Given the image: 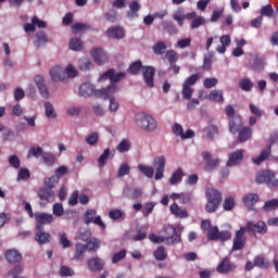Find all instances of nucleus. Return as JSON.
Wrapping results in <instances>:
<instances>
[{"instance_id": "1", "label": "nucleus", "mask_w": 278, "mask_h": 278, "mask_svg": "<svg viewBox=\"0 0 278 278\" xmlns=\"http://www.w3.org/2000/svg\"><path fill=\"white\" fill-rule=\"evenodd\" d=\"M167 236H156L155 233L149 235V240L154 242V244H162L164 242L167 247L173 244H179L181 242V235L177 232V229L173 226H167L164 229Z\"/></svg>"}, {"instance_id": "2", "label": "nucleus", "mask_w": 278, "mask_h": 278, "mask_svg": "<svg viewBox=\"0 0 278 278\" xmlns=\"http://www.w3.org/2000/svg\"><path fill=\"white\" fill-rule=\"evenodd\" d=\"M135 123L139 129H142V131H146L147 134H154V131H157V121L144 112L136 114Z\"/></svg>"}, {"instance_id": "3", "label": "nucleus", "mask_w": 278, "mask_h": 278, "mask_svg": "<svg viewBox=\"0 0 278 278\" xmlns=\"http://www.w3.org/2000/svg\"><path fill=\"white\" fill-rule=\"evenodd\" d=\"M115 92H118V87L116 85H110L106 88L96 91V97H101L102 99L110 100V105H109L110 112L118 111V101L115 100L114 97H112V94H115Z\"/></svg>"}, {"instance_id": "4", "label": "nucleus", "mask_w": 278, "mask_h": 278, "mask_svg": "<svg viewBox=\"0 0 278 278\" xmlns=\"http://www.w3.org/2000/svg\"><path fill=\"white\" fill-rule=\"evenodd\" d=\"M206 200L205 211L208 214H214L223 203V194L216 189H208L206 190Z\"/></svg>"}, {"instance_id": "5", "label": "nucleus", "mask_w": 278, "mask_h": 278, "mask_svg": "<svg viewBox=\"0 0 278 278\" xmlns=\"http://www.w3.org/2000/svg\"><path fill=\"white\" fill-rule=\"evenodd\" d=\"M256 184H265L268 188H278V175L270 169L261 170L256 174Z\"/></svg>"}, {"instance_id": "6", "label": "nucleus", "mask_w": 278, "mask_h": 278, "mask_svg": "<svg viewBox=\"0 0 278 278\" xmlns=\"http://www.w3.org/2000/svg\"><path fill=\"white\" fill-rule=\"evenodd\" d=\"M275 142H278V131H274L271 134L269 143L264 150H262L261 154L252 159L253 163L256 164V166H260V164H263V162H266V160L270 157L273 144H275Z\"/></svg>"}, {"instance_id": "7", "label": "nucleus", "mask_w": 278, "mask_h": 278, "mask_svg": "<svg viewBox=\"0 0 278 278\" xmlns=\"http://www.w3.org/2000/svg\"><path fill=\"white\" fill-rule=\"evenodd\" d=\"M83 220L85 225H90V223H93V225H98L100 229H105V223L101 220V216H97V211L94 208L87 210L83 216Z\"/></svg>"}, {"instance_id": "8", "label": "nucleus", "mask_w": 278, "mask_h": 278, "mask_svg": "<svg viewBox=\"0 0 278 278\" xmlns=\"http://www.w3.org/2000/svg\"><path fill=\"white\" fill-rule=\"evenodd\" d=\"M201 155L203 162H205L204 170H206V173H212V170H216V168H218V166L220 165V160L214 159L208 151H203Z\"/></svg>"}, {"instance_id": "9", "label": "nucleus", "mask_w": 278, "mask_h": 278, "mask_svg": "<svg viewBox=\"0 0 278 278\" xmlns=\"http://www.w3.org/2000/svg\"><path fill=\"white\" fill-rule=\"evenodd\" d=\"M125 77H127V74L125 72L116 73V71L114 70H109L103 75L100 76V80L110 79L112 84L111 86H116V84L125 79Z\"/></svg>"}, {"instance_id": "10", "label": "nucleus", "mask_w": 278, "mask_h": 278, "mask_svg": "<svg viewBox=\"0 0 278 278\" xmlns=\"http://www.w3.org/2000/svg\"><path fill=\"white\" fill-rule=\"evenodd\" d=\"M35 219L37 222V231H42V229H45V225H51L53 223V216L49 213H36Z\"/></svg>"}, {"instance_id": "11", "label": "nucleus", "mask_w": 278, "mask_h": 278, "mask_svg": "<svg viewBox=\"0 0 278 278\" xmlns=\"http://www.w3.org/2000/svg\"><path fill=\"white\" fill-rule=\"evenodd\" d=\"M91 56L93 58V62H96L98 66H103V64H106L108 60H110V58L108 56V52H105L103 48L92 49Z\"/></svg>"}, {"instance_id": "12", "label": "nucleus", "mask_w": 278, "mask_h": 278, "mask_svg": "<svg viewBox=\"0 0 278 278\" xmlns=\"http://www.w3.org/2000/svg\"><path fill=\"white\" fill-rule=\"evenodd\" d=\"M153 166L155 168V179L159 181L164 177V168H166V157L161 155L155 157L153 161Z\"/></svg>"}, {"instance_id": "13", "label": "nucleus", "mask_w": 278, "mask_h": 278, "mask_svg": "<svg viewBox=\"0 0 278 278\" xmlns=\"http://www.w3.org/2000/svg\"><path fill=\"white\" fill-rule=\"evenodd\" d=\"M141 73L143 75L144 84L148 86V88H153L154 77H155V67H153V66H143L141 68Z\"/></svg>"}, {"instance_id": "14", "label": "nucleus", "mask_w": 278, "mask_h": 278, "mask_svg": "<svg viewBox=\"0 0 278 278\" xmlns=\"http://www.w3.org/2000/svg\"><path fill=\"white\" fill-rule=\"evenodd\" d=\"M87 266L90 273H101V270L105 266V263L103 262V258L99 256H93L87 261Z\"/></svg>"}, {"instance_id": "15", "label": "nucleus", "mask_w": 278, "mask_h": 278, "mask_svg": "<svg viewBox=\"0 0 278 278\" xmlns=\"http://www.w3.org/2000/svg\"><path fill=\"white\" fill-rule=\"evenodd\" d=\"M34 81L41 97H43V99H49L50 92H49V88L47 87V83L45 81V76L37 75L35 76Z\"/></svg>"}, {"instance_id": "16", "label": "nucleus", "mask_w": 278, "mask_h": 278, "mask_svg": "<svg viewBox=\"0 0 278 278\" xmlns=\"http://www.w3.org/2000/svg\"><path fill=\"white\" fill-rule=\"evenodd\" d=\"M242 160H244V150H237L228 154V162L226 163V166H238Z\"/></svg>"}, {"instance_id": "17", "label": "nucleus", "mask_w": 278, "mask_h": 278, "mask_svg": "<svg viewBox=\"0 0 278 278\" xmlns=\"http://www.w3.org/2000/svg\"><path fill=\"white\" fill-rule=\"evenodd\" d=\"M49 73L53 81H64L66 79V71L60 65L53 66Z\"/></svg>"}, {"instance_id": "18", "label": "nucleus", "mask_w": 278, "mask_h": 278, "mask_svg": "<svg viewBox=\"0 0 278 278\" xmlns=\"http://www.w3.org/2000/svg\"><path fill=\"white\" fill-rule=\"evenodd\" d=\"M38 197L41 201L51 203L55 199V192H53V189H49L48 187H42L38 190Z\"/></svg>"}, {"instance_id": "19", "label": "nucleus", "mask_w": 278, "mask_h": 278, "mask_svg": "<svg viewBox=\"0 0 278 278\" xmlns=\"http://www.w3.org/2000/svg\"><path fill=\"white\" fill-rule=\"evenodd\" d=\"M99 90H94V85L90 83H85L79 87V96L88 99V97H92V94H97Z\"/></svg>"}, {"instance_id": "20", "label": "nucleus", "mask_w": 278, "mask_h": 278, "mask_svg": "<svg viewBox=\"0 0 278 278\" xmlns=\"http://www.w3.org/2000/svg\"><path fill=\"white\" fill-rule=\"evenodd\" d=\"M228 125L230 134H238V131L242 129V117H240V115H235L230 118Z\"/></svg>"}, {"instance_id": "21", "label": "nucleus", "mask_w": 278, "mask_h": 278, "mask_svg": "<svg viewBox=\"0 0 278 278\" xmlns=\"http://www.w3.org/2000/svg\"><path fill=\"white\" fill-rule=\"evenodd\" d=\"M88 250L86 249V244L76 243L73 260L75 262H84V258L86 257V252Z\"/></svg>"}, {"instance_id": "22", "label": "nucleus", "mask_w": 278, "mask_h": 278, "mask_svg": "<svg viewBox=\"0 0 278 278\" xmlns=\"http://www.w3.org/2000/svg\"><path fill=\"white\" fill-rule=\"evenodd\" d=\"M106 36L113 40H121V38H125V29L122 27H110L106 30Z\"/></svg>"}, {"instance_id": "23", "label": "nucleus", "mask_w": 278, "mask_h": 278, "mask_svg": "<svg viewBox=\"0 0 278 278\" xmlns=\"http://www.w3.org/2000/svg\"><path fill=\"white\" fill-rule=\"evenodd\" d=\"M242 201L248 210H253V205L260 201V195L257 193H248L243 197Z\"/></svg>"}, {"instance_id": "24", "label": "nucleus", "mask_w": 278, "mask_h": 278, "mask_svg": "<svg viewBox=\"0 0 278 278\" xmlns=\"http://www.w3.org/2000/svg\"><path fill=\"white\" fill-rule=\"evenodd\" d=\"M5 260L9 262V264H18V262L23 260V255L16 250L12 249L7 251Z\"/></svg>"}, {"instance_id": "25", "label": "nucleus", "mask_w": 278, "mask_h": 278, "mask_svg": "<svg viewBox=\"0 0 278 278\" xmlns=\"http://www.w3.org/2000/svg\"><path fill=\"white\" fill-rule=\"evenodd\" d=\"M236 266L233 264L229 263V258H224L217 266L216 270L217 273H220L222 275H227V273H231Z\"/></svg>"}, {"instance_id": "26", "label": "nucleus", "mask_w": 278, "mask_h": 278, "mask_svg": "<svg viewBox=\"0 0 278 278\" xmlns=\"http://www.w3.org/2000/svg\"><path fill=\"white\" fill-rule=\"evenodd\" d=\"M112 157H114V151L112 152L110 148H106L98 159L99 168H103L105 164H108V161L112 160Z\"/></svg>"}, {"instance_id": "27", "label": "nucleus", "mask_w": 278, "mask_h": 278, "mask_svg": "<svg viewBox=\"0 0 278 278\" xmlns=\"http://www.w3.org/2000/svg\"><path fill=\"white\" fill-rule=\"evenodd\" d=\"M33 42L37 49H40V47H45V45L49 42V39L47 38V34L43 31H37Z\"/></svg>"}, {"instance_id": "28", "label": "nucleus", "mask_w": 278, "mask_h": 278, "mask_svg": "<svg viewBox=\"0 0 278 278\" xmlns=\"http://www.w3.org/2000/svg\"><path fill=\"white\" fill-rule=\"evenodd\" d=\"M247 231L248 233L253 231V222H248L245 227H241L239 230H237L235 238L247 241Z\"/></svg>"}, {"instance_id": "29", "label": "nucleus", "mask_w": 278, "mask_h": 278, "mask_svg": "<svg viewBox=\"0 0 278 278\" xmlns=\"http://www.w3.org/2000/svg\"><path fill=\"white\" fill-rule=\"evenodd\" d=\"M173 18L176 21L179 27H184V21H186V9H184L182 7L178 8L173 13Z\"/></svg>"}, {"instance_id": "30", "label": "nucleus", "mask_w": 278, "mask_h": 278, "mask_svg": "<svg viewBox=\"0 0 278 278\" xmlns=\"http://www.w3.org/2000/svg\"><path fill=\"white\" fill-rule=\"evenodd\" d=\"M169 210L176 218H188V211L179 207L177 203L172 204Z\"/></svg>"}, {"instance_id": "31", "label": "nucleus", "mask_w": 278, "mask_h": 278, "mask_svg": "<svg viewBox=\"0 0 278 278\" xmlns=\"http://www.w3.org/2000/svg\"><path fill=\"white\" fill-rule=\"evenodd\" d=\"M255 231L257 233H261V236H264L268 231V227H266V223L264 222H257L256 224L252 223V236H255Z\"/></svg>"}, {"instance_id": "32", "label": "nucleus", "mask_w": 278, "mask_h": 278, "mask_svg": "<svg viewBox=\"0 0 278 278\" xmlns=\"http://www.w3.org/2000/svg\"><path fill=\"white\" fill-rule=\"evenodd\" d=\"M77 66L79 71H92L94 68V65L92 64V61L88 58H81L78 60Z\"/></svg>"}, {"instance_id": "33", "label": "nucleus", "mask_w": 278, "mask_h": 278, "mask_svg": "<svg viewBox=\"0 0 278 278\" xmlns=\"http://www.w3.org/2000/svg\"><path fill=\"white\" fill-rule=\"evenodd\" d=\"M251 136H253V129H251L249 126H245L239 130L238 140L239 142H247Z\"/></svg>"}, {"instance_id": "34", "label": "nucleus", "mask_w": 278, "mask_h": 278, "mask_svg": "<svg viewBox=\"0 0 278 278\" xmlns=\"http://www.w3.org/2000/svg\"><path fill=\"white\" fill-rule=\"evenodd\" d=\"M239 88H241L243 92H251V90H253V80L249 77L240 79Z\"/></svg>"}, {"instance_id": "35", "label": "nucleus", "mask_w": 278, "mask_h": 278, "mask_svg": "<svg viewBox=\"0 0 278 278\" xmlns=\"http://www.w3.org/2000/svg\"><path fill=\"white\" fill-rule=\"evenodd\" d=\"M162 27L168 33L169 36L179 34V29L175 24H173V22H162Z\"/></svg>"}, {"instance_id": "36", "label": "nucleus", "mask_w": 278, "mask_h": 278, "mask_svg": "<svg viewBox=\"0 0 278 278\" xmlns=\"http://www.w3.org/2000/svg\"><path fill=\"white\" fill-rule=\"evenodd\" d=\"M45 155V150L40 147H31L26 155L27 160H31V157H42Z\"/></svg>"}, {"instance_id": "37", "label": "nucleus", "mask_w": 278, "mask_h": 278, "mask_svg": "<svg viewBox=\"0 0 278 278\" xmlns=\"http://www.w3.org/2000/svg\"><path fill=\"white\" fill-rule=\"evenodd\" d=\"M131 149V141L129 139H123L118 146L116 147V150L119 153H127Z\"/></svg>"}, {"instance_id": "38", "label": "nucleus", "mask_w": 278, "mask_h": 278, "mask_svg": "<svg viewBox=\"0 0 278 278\" xmlns=\"http://www.w3.org/2000/svg\"><path fill=\"white\" fill-rule=\"evenodd\" d=\"M138 170L149 179H152L153 175H155V169L149 165H139Z\"/></svg>"}, {"instance_id": "39", "label": "nucleus", "mask_w": 278, "mask_h": 278, "mask_svg": "<svg viewBox=\"0 0 278 278\" xmlns=\"http://www.w3.org/2000/svg\"><path fill=\"white\" fill-rule=\"evenodd\" d=\"M124 197L131 200L138 199L139 197H142V189L137 188V189H134L132 192H131V189H126L124 191Z\"/></svg>"}, {"instance_id": "40", "label": "nucleus", "mask_w": 278, "mask_h": 278, "mask_svg": "<svg viewBox=\"0 0 278 278\" xmlns=\"http://www.w3.org/2000/svg\"><path fill=\"white\" fill-rule=\"evenodd\" d=\"M140 68H144V66H142V61H135L130 64L127 73L130 75H138V73H140Z\"/></svg>"}, {"instance_id": "41", "label": "nucleus", "mask_w": 278, "mask_h": 278, "mask_svg": "<svg viewBox=\"0 0 278 278\" xmlns=\"http://www.w3.org/2000/svg\"><path fill=\"white\" fill-rule=\"evenodd\" d=\"M49 238H51V235L42 231V230H39L37 233H36V242H38V244H47V242H49Z\"/></svg>"}, {"instance_id": "42", "label": "nucleus", "mask_w": 278, "mask_h": 278, "mask_svg": "<svg viewBox=\"0 0 278 278\" xmlns=\"http://www.w3.org/2000/svg\"><path fill=\"white\" fill-rule=\"evenodd\" d=\"M29 177H31V173L29 172V169L22 167L17 172L16 181H27Z\"/></svg>"}, {"instance_id": "43", "label": "nucleus", "mask_w": 278, "mask_h": 278, "mask_svg": "<svg viewBox=\"0 0 278 278\" xmlns=\"http://www.w3.org/2000/svg\"><path fill=\"white\" fill-rule=\"evenodd\" d=\"M152 51L155 55H164L166 53V43L164 41H157L153 47Z\"/></svg>"}, {"instance_id": "44", "label": "nucleus", "mask_w": 278, "mask_h": 278, "mask_svg": "<svg viewBox=\"0 0 278 278\" xmlns=\"http://www.w3.org/2000/svg\"><path fill=\"white\" fill-rule=\"evenodd\" d=\"M58 184H60V180L56 176H51L43 179V185L50 190H53Z\"/></svg>"}, {"instance_id": "45", "label": "nucleus", "mask_w": 278, "mask_h": 278, "mask_svg": "<svg viewBox=\"0 0 278 278\" xmlns=\"http://www.w3.org/2000/svg\"><path fill=\"white\" fill-rule=\"evenodd\" d=\"M266 66V63L264 62V59L262 58H255L253 64L251 65L252 71H255L256 73H260L264 67Z\"/></svg>"}, {"instance_id": "46", "label": "nucleus", "mask_w": 278, "mask_h": 278, "mask_svg": "<svg viewBox=\"0 0 278 278\" xmlns=\"http://www.w3.org/2000/svg\"><path fill=\"white\" fill-rule=\"evenodd\" d=\"M210 101H217L218 103H223L225 101V98L223 97V90H213L208 94Z\"/></svg>"}, {"instance_id": "47", "label": "nucleus", "mask_w": 278, "mask_h": 278, "mask_svg": "<svg viewBox=\"0 0 278 278\" xmlns=\"http://www.w3.org/2000/svg\"><path fill=\"white\" fill-rule=\"evenodd\" d=\"M181 177H184V169L178 168L169 179L170 186H176V184H179V181H181Z\"/></svg>"}, {"instance_id": "48", "label": "nucleus", "mask_w": 278, "mask_h": 278, "mask_svg": "<svg viewBox=\"0 0 278 278\" xmlns=\"http://www.w3.org/2000/svg\"><path fill=\"white\" fill-rule=\"evenodd\" d=\"M84 47V43L81 42V39L79 38H72L70 40V49L72 51H81Z\"/></svg>"}, {"instance_id": "49", "label": "nucleus", "mask_w": 278, "mask_h": 278, "mask_svg": "<svg viewBox=\"0 0 278 278\" xmlns=\"http://www.w3.org/2000/svg\"><path fill=\"white\" fill-rule=\"evenodd\" d=\"M277 207H278V199H271V200H268L267 202H265L263 210L265 212H273V211L277 210Z\"/></svg>"}, {"instance_id": "50", "label": "nucleus", "mask_w": 278, "mask_h": 278, "mask_svg": "<svg viewBox=\"0 0 278 278\" xmlns=\"http://www.w3.org/2000/svg\"><path fill=\"white\" fill-rule=\"evenodd\" d=\"M273 14H275L273 4H267V5L262 7V9H261L262 18H264V16H267V18H271Z\"/></svg>"}, {"instance_id": "51", "label": "nucleus", "mask_w": 278, "mask_h": 278, "mask_svg": "<svg viewBox=\"0 0 278 278\" xmlns=\"http://www.w3.org/2000/svg\"><path fill=\"white\" fill-rule=\"evenodd\" d=\"M45 110L47 118H56L58 114L55 113V109H53V104H51V102L45 103Z\"/></svg>"}, {"instance_id": "52", "label": "nucleus", "mask_w": 278, "mask_h": 278, "mask_svg": "<svg viewBox=\"0 0 278 278\" xmlns=\"http://www.w3.org/2000/svg\"><path fill=\"white\" fill-rule=\"evenodd\" d=\"M154 257L155 260H157L159 262H163V260H165L167 257L166 254V248L164 247H159L155 251H154Z\"/></svg>"}, {"instance_id": "53", "label": "nucleus", "mask_w": 278, "mask_h": 278, "mask_svg": "<svg viewBox=\"0 0 278 278\" xmlns=\"http://www.w3.org/2000/svg\"><path fill=\"white\" fill-rule=\"evenodd\" d=\"M131 172V167L127 163H122L117 170V177H125V175H129Z\"/></svg>"}, {"instance_id": "54", "label": "nucleus", "mask_w": 278, "mask_h": 278, "mask_svg": "<svg viewBox=\"0 0 278 278\" xmlns=\"http://www.w3.org/2000/svg\"><path fill=\"white\" fill-rule=\"evenodd\" d=\"M8 162L10 164V166H12V168H15L16 170H18V168H21V159H18V156L16 154H12L8 157Z\"/></svg>"}, {"instance_id": "55", "label": "nucleus", "mask_w": 278, "mask_h": 278, "mask_svg": "<svg viewBox=\"0 0 278 278\" xmlns=\"http://www.w3.org/2000/svg\"><path fill=\"white\" fill-rule=\"evenodd\" d=\"M59 242L63 249H71V247L73 245V243L71 242V240H68V237L64 232L60 233Z\"/></svg>"}, {"instance_id": "56", "label": "nucleus", "mask_w": 278, "mask_h": 278, "mask_svg": "<svg viewBox=\"0 0 278 278\" xmlns=\"http://www.w3.org/2000/svg\"><path fill=\"white\" fill-rule=\"evenodd\" d=\"M72 29L74 34H79L80 31H88V29H90V25L84 23H75L72 25Z\"/></svg>"}, {"instance_id": "57", "label": "nucleus", "mask_w": 278, "mask_h": 278, "mask_svg": "<svg viewBox=\"0 0 278 278\" xmlns=\"http://www.w3.org/2000/svg\"><path fill=\"white\" fill-rule=\"evenodd\" d=\"M85 247L89 252L97 251L99 247H101V241L98 239H91L87 244H85Z\"/></svg>"}, {"instance_id": "58", "label": "nucleus", "mask_w": 278, "mask_h": 278, "mask_svg": "<svg viewBox=\"0 0 278 278\" xmlns=\"http://www.w3.org/2000/svg\"><path fill=\"white\" fill-rule=\"evenodd\" d=\"M166 56L169 64H175L179 61V53H177L175 50H167Z\"/></svg>"}, {"instance_id": "59", "label": "nucleus", "mask_w": 278, "mask_h": 278, "mask_svg": "<svg viewBox=\"0 0 278 278\" xmlns=\"http://www.w3.org/2000/svg\"><path fill=\"white\" fill-rule=\"evenodd\" d=\"M254 266H257L258 268H268L270 263H268L264 256H256L254 258Z\"/></svg>"}, {"instance_id": "60", "label": "nucleus", "mask_w": 278, "mask_h": 278, "mask_svg": "<svg viewBox=\"0 0 278 278\" xmlns=\"http://www.w3.org/2000/svg\"><path fill=\"white\" fill-rule=\"evenodd\" d=\"M23 270H25L23 264H17L11 270H9L8 275L15 278L18 277V275H22Z\"/></svg>"}, {"instance_id": "61", "label": "nucleus", "mask_w": 278, "mask_h": 278, "mask_svg": "<svg viewBox=\"0 0 278 278\" xmlns=\"http://www.w3.org/2000/svg\"><path fill=\"white\" fill-rule=\"evenodd\" d=\"M42 160L47 166H53L55 164V155L51 152H43Z\"/></svg>"}, {"instance_id": "62", "label": "nucleus", "mask_w": 278, "mask_h": 278, "mask_svg": "<svg viewBox=\"0 0 278 278\" xmlns=\"http://www.w3.org/2000/svg\"><path fill=\"white\" fill-rule=\"evenodd\" d=\"M244 244H247V240L238 239V237L233 238L232 251H242L244 249Z\"/></svg>"}, {"instance_id": "63", "label": "nucleus", "mask_w": 278, "mask_h": 278, "mask_svg": "<svg viewBox=\"0 0 278 278\" xmlns=\"http://www.w3.org/2000/svg\"><path fill=\"white\" fill-rule=\"evenodd\" d=\"M218 233H219L218 226L211 227L207 230V239L212 241H216L218 240Z\"/></svg>"}, {"instance_id": "64", "label": "nucleus", "mask_w": 278, "mask_h": 278, "mask_svg": "<svg viewBox=\"0 0 278 278\" xmlns=\"http://www.w3.org/2000/svg\"><path fill=\"white\" fill-rule=\"evenodd\" d=\"M86 142L90 147H94L99 142V132H92L91 135L86 137Z\"/></svg>"}]
</instances>
